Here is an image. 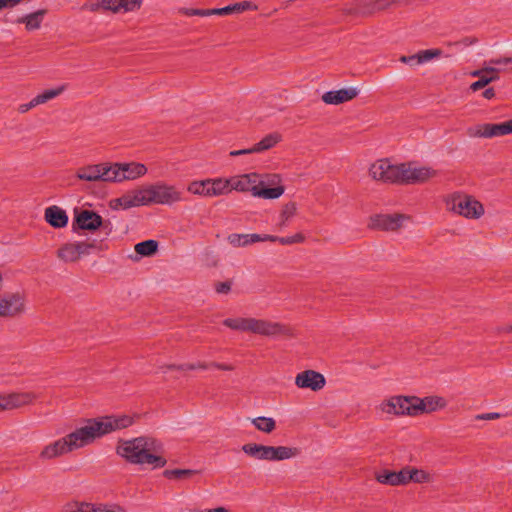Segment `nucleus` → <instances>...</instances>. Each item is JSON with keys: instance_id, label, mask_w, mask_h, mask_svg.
I'll return each mask as SVG.
<instances>
[{"instance_id": "1", "label": "nucleus", "mask_w": 512, "mask_h": 512, "mask_svg": "<svg viewBox=\"0 0 512 512\" xmlns=\"http://www.w3.org/2000/svg\"><path fill=\"white\" fill-rule=\"evenodd\" d=\"M134 422L129 415H111L84 420L65 438L72 450H79L93 444L96 440L112 432L127 428Z\"/></svg>"}, {"instance_id": "2", "label": "nucleus", "mask_w": 512, "mask_h": 512, "mask_svg": "<svg viewBox=\"0 0 512 512\" xmlns=\"http://www.w3.org/2000/svg\"><path fill=\"white\" fill-rule=\"evenodd\" d=\"M163 443L150 436H139L132 439L120 440L116 453L127 462L144 466L150 470L166 466Z\"/></svg>"}, {"instance_id": "3", "label": "nucleus", "mask_w": 512, "mask_h": 512, "mask_svg": "<svg viewBox=\"0 0 512 512\" xmlns=\"http://www.w3.org/2000/svg\"><path fill=\"white\" fill-rule=\"evenodd\" d=\"M230 193L250 192L254 197L263 199H278L285 188L281 185L279 174H259L256 172L244 173L228 177Z\"/></svg>"}, {"instance_id": "4", "label": "nucleus", "mask_w": 512, "mask_h": 512, "mask_svg": "<svg viewBox=\"0 0 512 512\" xmlns=\"http://www.w3.org/2000/svg\"><path fill=\"white\" fill-rule=\"evenodd\" d=\"M242 451L254 460L283 461L297 457L300 449L291 446H268L257 443H247Z\"/></svg>"}, {"instance_id": "5", "label": "nucleus", "mask_w": 512, "mask_h": 512, "mask_svg": "<svg viewBox=\"0 0 512 512\" xmlns=\"http://www.w3.org/2000/svg\"><path fill=\"white\" fill-rule=\"evenodd\" d=\"M445 205L448 211L467 219H479L485 213L484 206L480 201L463 192H453L447 195Z\"/></svg>"}, {"instance_id": "6", "label": "nucleus", "mask_w": 512, "mask_h": 512, "mask_svg": "<svg viewBox=\"0 0 512 512\" xmlns=\"http://www.w3.org/2000/svg\"><path fill=\"white\" fill-rule=\"evenodd\" d=\"M147 206L152 204L171 206L183 201V193L173 184L157 181L144 185Z\"/></svg>"}, {"instance_id": "7", "label": "nucleus", "mask_w": 512, "mask_h": 512, "mask_svg": "<svg viewBox=\"0 0 512 512\" xmlns=\"http://www.w3.org/2000/svg\"><path fill=\"white\" fill-rule=\"evenodd\" d=\"M28 311L26 292L17 290L0 296V317L14 318Z\"/></svg>"}, {"instance_id": "8", "label": "nucleus", "mask_w": 512, "mask_h": 512, "mask_svg": "<svg viewBox=\"0 0 512 512\" xmlns=\"http://www.w3.org/2000/svg\"><path fill=\"white\" fill-rule=\"evenodd\" d=\"M377 409L382 414L386 415H414L416 412V398L403 395L391 396L381 401Z\"/></svg>"}, {"instance_id": "9", "label": "nucleus", "mask_w": 512, "mask_h": 512, "mask_svg": "<svg viewBox=\"0 0 512 512\" xmlns=\"http://www.w3.org/2000/svg\"><path fill=\"white\" fill-rule=\"evenodd\" d=\"M144 185L127 190L117 198L109 201L108 206L113 211H126L131 208L147 206Z\"/></svg>"}, {"instance_id": "10", "label": "nucleus", "mask_w": 512, "mask_h": 512, "mask_svg": "<svg viewBox=\"0 0 512 512\" xmlns=\"http://www.w3.org/2000/svg\"><path fill=\"white\" fill-rule=\"evenodd\" d=\"M37 394L29 391H9L0 393V412L19 409L31 405Z\"/></svg>"}, {"instance_id": "11", "label": "nucleus", "mask_w": 512, "mask_h": 512, "mask_svg": "<svg viewBox=\"0 0 512 512\" xmlns=\"http://www.w3.org/2000/svg\"><path fill=\"white\" fill-rule=\"evenodd\" d=\"M416 182V163L392 157V184L409 185Z\"/></svg>"}, {"instance_id": "12", "label": "nucleus", "mask_w": 512, "mask_h": 512, "mask_svg": "<svg viewBox=\"0 0 512 512\" xmlns=\"http://www.w3.org/2000/svg\"><path fill=\"white\" fill-rule=\"evenodd\" d=\"M512 133V120L502 123H483L468 129L471 137L493 138Z\"/></svg>"}, {"instance_id": "13", "label": "nucleus", "mask_w": 512, "mask_h": 512, "mask_svg": "<svg viewBox=\"0 0 512 512\" xmlns=\"http://www.w3.org/2000/svg\"><path fill=\"white\" fill-rule=\"evenodd\" d=\"M412 222V217L404 214H378L370 218V226L380 230H396Z\"/></svg>"}, {"instance_id": "14", "label": "nucleus", "mask_w": 512, "mask_h": 512, "mask_svg": "<svg viewBox=\"0 0 512 512\" xmlns=\"http://www.w3.org/2000/svg\"><path fill=\"white\" fill-rule=\"evenodd\" d=\"M142 0H89L85 8L91 11L104 9L113 12H128L138 9Z\"/></svg>"}, {"instance_id": "15", "label": "nucleus", "mask_w": 512, "mask_h": 512, "mask_svg": "<svg viewBox=\"0 0 512 512\" xmlns=\"http://www.w3.org/2000/svg\"><path fill=\"white\" fill-rule=\"evenodd\" d=\"M92 245L74 241L63 244L57 251V257L65 263H75L79 261L83 256L90 254Z\"/></svg>"}, {"instance_id": "16", "label": "nucleus", "mask_w": 512, "mask_h": 512, "mask_svg": "<svg viewBox=\"0 0 512 512\" xmlns=\"http://www.w3.org/2000/svg\"><path fill=\"white\" fill-rule=\"evenodd\" d=\"M370 178L383 184H392V157H383L373 161L368 167Z\"/></svg>"}, {"instance_id": "17", "label": "nucleus", "mask_w": 512, "mask_h": 512, "mask_svg": "<svg viewBox=\"0 0 512 512\" xmlns=\"http://www.w3.org/2000/svg\"><path fill=\"white\" fill-rule=\"evenodd\" d=\"M295 385L300 389L317 392L325 387L326 379L322 373L309 369L295 376Z\"/></svg>"}, {"instance_id": "18", "label": "nucleus", "mask_w": 512, "mask_h": 512, "mask_svg": "<svg viewBox=\"0 0 512 512\" xmlns=\"http://www.w3.org/2000/svg\"><path fill=\"white\" fill-rule=\"evenodd\" d=\"M250 332L267 337H276L287 333V328L279 323L252 318Z\"/></svg>"}, {"instance_id": "19", "label": "nucleus", "mask_w": 512, "mask_h": 512, "mask_svg": "<svg viewBox=\"0 0 512 512\" xmlns=\"http://www.w3.org/2000/svg\"><path fill=\"white\" fill-rule=\"evenodd\" d=\"M102 217L92 210L75 211L74 224L81 230L95 231L102 225Z\"/></svg>"}, {"instance_id": "20", "label": "nucleus", "mask_w": 512, "mask_h": 512, "mask_svg": "<svg viewBox=\"0 0 512 512\" xmlns=\"http://www.w3.org/2000/svg\"><path fill=\"white\" fill-rule=\"evenodd\" d=\"M71 452H72V450L64 436V437H61L53 442L46 444L42 448V450L39 454V457L42 460H51V459H55V458L67 455Z\"/></svg>"}, {"instance_id": "21", "label": "nucleus", "mask_w": 512, "mask_h": 512, "mask_svg": "<svg viewBox=\"0 0 512 512\" xmlns=\"http://www.w3.org/2000/svg\"><path fill=\"white\" fill-rule=\"evenodd\" d=\"M358 94L359 90L355 87L330 90L322 95V101L328 105H339L353 100Z\"/></svg>"}, {"instance_id": "22", "label": "nucleus", "mask_w": 512, "mask_h": 512, "mask_svg": "<svg viewBox=\"0 0 512 512\" xmlns=\"http://www.w3.org/2000/svg\"><path fill=\"white\" fill-rule=\"evenodd\" d=\"M205 198H216L230 194L228 177L205 178Z\"/></svg>"}, {"instance_id": "23", "label": "nucleus", "mask_w": 512, "mask_h": 512, "mask_svg": "<svg viewBox=\"0 0 512 512\" xmlns=\"http://www.w3.org/2000/svg\"><path fill=\"white\" fill-rule=\"evenodd\" d=\"M64 512H125L116 505L104 506L87 502H71L65 505Z\"/></svg>"}, {"instance_id": "24", "label": "nucleus", "mask_w": 512, "mask_h": 512, "mask_svg": "<svg viewBox=\"0 0 512 512\" xmlns=\"http://www.w3.org/2000/svg\"><path fill=\"white\" fill-rule=\"evenodd\" d=\"M447 406L445 398L437 395H431L418 398V413H432Z\"/></svg>"}, {"instance_id": "25", "label": "nucleus", "mask_w": 512, "mask_h": 512, "mask_svg": "<svg viewBox=\"0 0 512 512\" xmlns=\"http://www.w3.org/2000/svg\"><path fill=\"white\" fill-rule=\"evenodd\" d=\"M45 220L54 228H63L68 224V215L58 206H50L45 209Z\"/></svg>"}, {"instance_id": "26", "label": "nucleus", "mask_w": 512, "mask_h": 512, "mask_svg": "<svg viewBox=\"0 0 512 512\" xmlns=\"http://www.w3.org/2000/svg\"><path fill=\"white\" fill-rule=\"evenodd\" d=\"M103 170L104 163L88 165L82 168H79L77 171V178L87 182H103Z\"/></svg>"}, {"instance_id": "27", "label": "nucleus", "mask_w": 512, "mask_h": 512, "mask_svg": "<svg viewBox=\"0 0 512 512\" xmlns=\"http://www.w3.org/2000/svg\"><path fill=\"white\" fill-rule=\"evenodd\" d=\"M46 10L40 9L35 12L23 15L16 20V23L25 25L27 31H35L41 28L42 22L45 18Z\"/></svg>"}, {"instance_id": "28", "label": "nucleus", "mask_w": 512, "mask_h": 512, "mask_svg": "<svg viewBox=\"0 0 512 512\" xmlns=\"http://www.w3.org/2000/svg\"><path fill=\"white\" fill-rule=\"evenodd\" d=\"M103 182L122 183L125 181L122 163H104Z\"/></svg>"}, {"instance_id": "29", "label": "nucleus", "mask_w": 512, "mask_h": 512, "mask_svg": "<svg viewBox=\"0 0 512 512\" xmlns=\"http://www.w3.org/2000/svg\"><path fill=\"white\" fill-rule=\"evenodd\" d=\"M122 167L125 181L137 180L148 172L146 165L140 162H123Z\"/></svg>"}, {"instance_id": "30", "label": "nucleus", "mask_w": 512, "mask_h": 512, "mask_svg": "<svg viewBox=\"0 0 512 512\" xmlns=\"http://www.w3.org/2000/svg\"><path fill=\"white\" fill-rule=\"evenodd\" d=\"M298 205L296 202L290 201L282 206L279 214L278 226L284 228L297 215Z\"/></svg>"}, {"instance_id": "31", "label": "nucleus", "mask_w": 512, "mask_h": 512, "mask_svg": "<svg viewBox=\"0 0 512 512\" xmlns=\"http://www.w3.org/2000/svg\"><path fill=\"white\" fill-rule=\"evenodd\" d=\"M251 424L256 430L270 434L276 429V421L272 417L258 416L250 419Z\"/></svg>"}, {"instance_id": "32", "label": "nucleus", "mask_w": 512, "mask_h": 512, "mask_svg": "<svg viewBox=\"0 0 512 512\" xmlns=\"http://www.w3.org/2000/svg\"><path fill=\"white\" fill-rule=\"evenodd\" d=\"M257 6L254 5L252 2L244 1L241 3H236L233 5H228L223 8H214V14L215 15H227L232 13H240L245 10H256Z\"/></svg>"}, {"instance_id": "33", "label": "nucleus", "mask_w": 512, "mask_h": 512, "mask_svg": "<svg viewBox=\"0 0 512 512\" xmlns=\"http://www.w3.org/2000/svg\"><path fill=\"white\" fill-rule=\"evenodd\" d=\"M281 140V135L278 133H270L262 140L252 146V151L255 153H262L266 150L273 148Z\"/></svg>"}, {"instance_id": "34", "label": "nucleus", "mask_w": 512, "mask_h": 512, "mask_svg": "<svg viewBox=\"0 0 512 512\" xmlns=\"http://www.w3.org/2000/svg\"><path fill=\"white\" fill-rule=\"evenodd\" d=\"M414 471H400L399 473H395L392 471H389L388 469H383L380 472L376 474V479L378 481L381 480H409L413 479Z\"/></svg>"}, {"instance_id": "35", "label": "nucleus", "mask_w": 512, "mask_h": 512, "mask_svg": "<svg viewBox=\"0 0 512 512\" xmlns=\"http://www.w3.org/2000/svg\"><path fill=\"white\" fill-rule=\"evenodd\" d=\"M140 257H150L157 252L158 242L152 239L139 242L134 247Z\"/></svg>"}, {"instance_id": "36", "label": "nucleus", "mask_w": 512, "mask_h": 512, "mask_svg": "<svg viewBox=\"0 0 512 512\" xmlns=\"http://www.w3.org/2000/svg\"><path fill=\"white\" fill-rule=\"evenodd\" d=\"M252 318H227L224 320V325L230 329L250 332Z\"/></svg>"}, {"instance_id": "37", "label": "nucleus", "mask_w": 512, "mask_h": 512, "mask_svg": "<svg viewBox=\"0 0 512 512\" xmlns=\"http://www.w3.org/2000/svg\"><path fill=\"white\" fill-rule=\"evenodd\" d=\"M201 476V471L196 469H172L164 472L166 478H197Z\"/></svg>"}, {"instance_id": "38", "label": "nucleus", "mask_w": 512, "mask_h": 512, "mask_svg": "<svg viewBox=\"0 0 512 512\" xmlns=\"http://www.w3.org/2000/svg\"><path fill=\"white\" fill-rule=\"evenodd\" d=\"M65 89H66L65 85H61L59 87L52 88V89H47V90L43 91L42 93L38 94L37 96H35L36 102H38L39 105L44 104V103L56 98L57 96H59Z\"/></svg>"}, {"instance_id": "39", "label": "nucleus", "mask_w": 512, "mask_h": 512, "mask_svg": "<svg viewBox=\"0 0 512 512\" xmlns=\"http://www.w3.org/2000/svg\"><path fill=\"white\" fill-rule=\"evenodd\" d=\"M187 191L191 195L205 198V179H196L187 185Z\"/></svg>"}, {"instance_id": "40", "label": "nucleus", "mask_w": 512, "mask_h": 512, "mask_svg": "<svg viewBox=\"0 0 512 512\" xmlns=\"http://www.w3.org/2000/svg\"><path fill=\"white\" fill-rule=\"evenodd\" d=\"M442 54V50L438 48L418 51V64L429 62L434 58H439Z\"/></svg>"}, {"instance_id": "41", "label": "nucleus", "mask_w": 512, "mask_h": 512, "mask_svg": "<svg viewBox=\"0 0 512 512\" xmlns=\"http://www.w3.org/2000/svg\"><path fill=\"white\" fill-rule=\"evenodd\" d=\"M437 175L438 171L431 167H418V183H425Z\"/></svg>"}, {"instance_id": "42", "label": "nucleus", "mask_w": 512, "mask_h": 512, "mask_svg": "<svg viewBox=\"0 0 512 512\" xmlns=\"http://www.w3.org/2000/svg\"><path fill=\"white\" fill-rule=\"evenodd\" d=\"M227 240L233 247H245L249 245L247 234L233 233L228 236Z\"/></svg>"}, {"instance_id": "43", "label": "nucleus", "mask_w": 512, "mask_h": 512, "mask_svg": "<svg viewBox=\"0 0 512 512\" xmlns=\"http://www.w3.org/2000/svg\"><path fill=\"white\" fill-rule=\"evenodd\" d=\"M178 13L186 16H211L214 14V9H194V8H179Z\"/></svg>"}, {"instance_id": "44", "label": "nucleus", "mask_w": 512, "mask_h": 512, "mask_svg": "<svg viewBox=\"0 0 512 512\" xmlns=\"http://www.w3.org/2000/svg\"><path fill=\"white\" fill-rule=\"evenodd\" d=\"M497 79H498V75H494V76L482 75L479 80L473 82L470 85V89L474 92L478 91V90L486 87L492 81L497 80Z\"/></svg>"}, {"instance_id": "45", "label": "nucleus", "mask_w": 512, "mask_h": 512, "mask_svg": "<svg viewBox=\"0 0 512 512\" xmlns=\"http://www.w3.org/2000/svg\"><path fill=\"white\" fill-rule=\"evenodd\" d=\"M362 6L364 12L371 13L377 9H383L386 4L380 2V0H362Z\"/></svg>"}, {"instance_id": "46", "label": "nucleus", "mask_w": 512, "mask_h": 512, "mask_svg": "<svg viewBox=\"0 0 512 512\" xmlns=\"http://www.w3.org/2000/svg\"><path fill=\"white\" fill-rule=\"evenodd\" d=\"M305 238L301 233H296L292 236L278 237V242L282 245H291L295 243L304 242Z\"/></svg>"}, {"instance_id": "47", "label": "nucleus", "mask_w": 512, "mask_h": 512, "mask_svg": "<svg viewBox=\"0 0 512 512\" xmlns=\"http://www.w3.org/2000/svg\"><path fill=\"white\" fill-rule=\"evenodd\" d=\"M478 42V39L476 37H464L460 39L459 41H456L454 43H449L450 46L454 45L457 47H468L471 45H474Z\"/></svg>"}, {"instance_id": "48", "label": "nucleus", "mask_w": 512, "mask_h": 512, "mask_svg": "<svg viewBox=\"0 0 512 512\" xmlns=\"http://www.w3.org/2000/svg\"><path fill=\"white\" fill-rule=\"evenodd\" d=\"M489 63L492 65L509 66L510 69L512 70V57H500L496 59H491Z\"/></svg>"}, {"instance_id": "49", "label": "nucleus", "mask_w": 512, "mask_h": 512, "mask_svg": "<svg viewBox=\"0 0 512 512\" xmlns=\"http://www.w3.org/2000/svg\"><path fill=\"white\" fill-rule=\"evenodd\" d=\"M23 0H0V11L4 9H13Z\"/></svg>"}, {"instance_id": "50", "label": "nucleus", "mask_w": 512, "mask_h": 512, "mask_svg": "<svg viewBox=\"0 0 512 512\" xmlns=\"http://www.w3.org/2000/svg\"><path fill=\"white\" fill-rule=\"evenodd\" d=\"M38 105L39 104H38V102H36V98L34 97L30 102L19 105L18 111L20 113H26L27 111H29L30 109H32Z\"/></svg>"}, {"instance_id": "51", "label": "nucleus", "mask_w": 512, "mask_h": 512, "mask_svg": "<svg viewBox=\"0 0 512 512\" xmlns=\"http://www.w3.org/2000/svg\"><path fill=\"white\" fill-rule=\"evenodd\" d=\"M209 367L210 366H208L205 363L198 362V363H195V364L182 365L180 368L183 369V370H196V369L205 370V369H208Z\"/></svg>"}, {"instance_id": "52", "label": "nucleus", "mask_w": 512, "mask_h": 512, "mask_svg": "<svg viewBox=\"0 0 512 512\" xmlns=\"http://www.w3.org/2000/svg\"><path fill=\"white\" fill-rule=\"evenodd\" d=\"M498 418H500V414L496 412L484 413L476 416L477 420H495Z\"/></svg>"}, {"instance_id": "53", "label": "nucleus", "mask_w": 512, "mask_h": 512, "mask_svg": "<svg viewBox=\"0 0 512 512\" xmlns=\"http://www.w3.org/2000/svg\"><path fill=\"white\" fill-rule=\"evenodd\" d=\"M495 333L498 335L512 333V324L497 326L495 328Z\"/></svg>"}, {"instance_id": "54", "label": "nucleus", "mask_w": 512, "mask_h": 512, "mask_svg": "<svg viewBox=\"0 0 512 512\" xmlns=\"http://www.w3.org/2000/svg\"><path fill=\"white\" fill-rule=\"evenodd\" d=\"M255 153L254 151H252V147L251 148H247V149H241V150H232L230 151V156L232 157H236V156H240V155H247V154H253Z\"/></svg>"}, {"instance_id": "55", "label": "nucleus", "mask_w": 512, "mask_h": 512, "mask_svg": "<svg viewBox=\"0 0 512 512\" xmlns=\"http://www.w3.org/2000/svg\"><path fill=\"white\" fill-rule=\"evenodd\" d=\"M264 241H271V242H278V236H273L269 234H260V242Z\"/></svg>"}, {"instance_id": "56", "label": "nucleus", "mask_w": 512, "mask_h": 512, "mask_svg": "<svg viewBox=\"0 0 512 512\" xmlns=\"http://www.w3.org/2000/svg\"><path fill=\"white\" fill-rule=\"evenodd\" d=\"M495 96L494 88L490 87L484 90L483 97L486 99H492Z\"/></svg>"}, {"instance_id": "57", "label": "nucleus", "mask_w": 512, "mask_h": 512, "mask_svg": "<svg viewBox=\"0 0 512 512\" xmlns=\"http://www.w3.org/2000/svg\"><path fill=\"white\" fill-rule=\"evenodd\" d=\"M499 69L496 67H484V75L491 74L490 76L498 75Z\"/></svg>"}, {"instance_id": "58", "label": "nucleus", "mask_w": 512, "mask_h": 512, "mask_svg": "<svg viewBox=\"0 0 512 512\" xmlns=\"http://www.w3.org/2000/svg\"><path fill=\"white\" fill-rule=\"evenodd\" d=\"M400 61L412 65L416 61V56H402Z\"/></svg>"}, {"instance_id": "59", "label": "nucleus", "mask_w": 512, "mask_h": 512, "mask_svg": "<svg viewBox=\"0 0 512 512\" xmlns=\"http://www.w3.org/2000/svg\"><path fill=\"white\" fill-rule=\"evenodd\" d=\"M247 235H248L249 245L252 243H255V242H260V234L252 233V234H247Z\"/></svg>"}, {"instance_id": "60", "label": "nucleus", "mask_w": 512, "mask_h": 512, "mask_svg": "<svg viewBox=\"0 0 512 512\" xmlns=\"http://www.w3.org/2000/svg\"><path fill=\"white\" fill-rule=\"evenodd\" d=\"M210 367H215V368L222 369V370H231L232 369V367L230 365H220V364H216V363H212L210 365Z\"/></svg>"}, {"instance_id": "61", "label": "nucleus", "mask_w": 512, "mask_h": 512, "mask_svg": "<svg viewBox=\"0 0 512 512\" xmlns=\"http://www.w3.org/2000/svg\"><path fill=\"white\" fill-rule=\"evenodd\" d=\"M482 75H484V68L471 72V76H473V77H479L480 78Z\"/></svg>"}, {"instance_id": "62", "label": "nucleus", "mask_w": 512, "mask_h": 512, "mask_svg": "<svg viewBox=\"0 0 512 512\" xmlns=\"http://www.w3.org/2000/svg\"><path fill=\"white\" fill-rule=\"evenodd\" d=\"M417 474H418V479L421 478L422 480H426L428 477L426 472L423 470L418 469Z\"/></svg>"}, {"instance_id": "63", "label": "nucleus", "mask_w": 512, "mask_h": 512, "mask_svg": "<svg viewBox=\"0 0 512 512\" xmlns=\"http://www.w3.org/2000/svg\"><path fill=\"white\" fill-rule=\"evenodd\" d=\"M207 512H229V511L226 508H224V507H218V508H215V509H210Z\"/></svg>"}, {"instance_id": "64", "label": "nucleus", "mask_w": 512, "mask_h": 512, "mask_svg": "<svg viewBox=\"0 0 512 512\" xmlns=\"http://www.w3.org/2000/svg\"><path fill=\"white\" fill-rule=\"evenodd\" d=\"M2 286H3V275L0 272V291L2 290Z\"/></svg>"}]
</instances>
